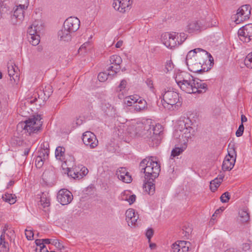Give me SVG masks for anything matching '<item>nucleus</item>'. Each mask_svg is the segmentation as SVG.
Masks as SVG:
<instances>
[{
    "label": "nucleus",
    "instance_id": "nucleus-32",
    "mask_svg": "<svg viewBox=\"0 0 252 252\" xmlns=\"http://www.w3.org/2000/svg\"><path fill=\"white\" fill-rule=\"evenodd\" d=\"M203 64L200 63L193 64V62L192 61H189V64H188V68L189 70L193 72H202L203 69L201 68Z\"/></svg>",
    "mask_w": 252,
    "mask_h": 252
},
{
    "label": "nucleus",
    "instance_id": "nucleus-18",
    "mask_svg": "<svg viewBox=\"0 0 252 252\" xmlns=\"http://www.w3.org/2000/svg\"><path fill=\"white\" fill-rule=\"evenodd\" d=\"M131 3L130 0H114L113 6L115 9L124 13L129 9Z\"/></svg>",
    "mask_w": 252,
    "mask_h": 252
},
{
    "label": "nucleus",
    "instance_id": "nucleus-54",
    "mask_svg": "<svg viewBox=\"0 0 252 252\" xmlns=\"http://www.w3.org/2000/svg\"><path fill=\"white\" fill-rule=\"evenodd\" d=\"M21 3L19 4V6L23 8L26 9L29 6V0H19Z\"/></svg>",
    "mask_w": 252,
    "mask_h": 252
},
{
    "label": "nucleus",
    "instance_id": "nucleus-41",
    "mask_svg": "<svg viewBox=\"0 0 252 252\" xmlns=\"http://www.w3.org/2000/svg\"><path fill=\"white\" fill-rule=\"evenodd\" d=\"M40 204L44 207H48L50 205L49 199L46 197L45 194H42L40 197Z\"/></svg>",
    "mask_w": 252,
    "mask_h": 252
},
{
    "label": "nucleus",
    "instance_id": "nucleus-50",
    "mask_svg": "<svg viewBox=\"0 0 252 252\" xmlns=\"http://www.w3.org/2000/svg\"><path fill=\"white\" fill-rule=\"evenodd\" d=\"M52 245L55 246L57 248L62 250L64 248V246L57 240H53Z\"/></svg>",
    "mask_w": 252,
    "mask_h": 252
},
{
    "label": "nucleus",
    "instance_id": "nucleus-40",
    "mask_svg": "<svg viewBox=\"0 0 252 252\" xmlns=\"http://www.w3.org/2000/svg\"><path fill=\"white\" fill-rule=\"evenodd\" d=\"M245 65L250 68H252V52L247 55L244 60Z\"/></svg>",
    "mask_w": 252,
    "mask_h": 252
},
{
    "label": "nucleus",
    "instance_id": "nucleus-23",
    "mask_svg": "<svg viewBox=\"0 0 252 252\" xmlns=\"http://www.w3.org/2000/svg\"><path fill=\"white\" fill-rule=\"evenodd\" d=\"M41 149L38 151V156L43 159H47L49 154V144L48 142H44L41 145Z\"/></svg>",
    "mask_w": 252,
    "mask_h": 252
},
{
    "label": "nucleus",
    "instance_id": "nucleus-13",
    "mask_svg": "<svg viewBox=\"0 0 252 252\" xmlns=\"http://www.w3.org/2000/svg\"><path fill=\"white\" fill-rule=\"evenodd\" d=\"M241 40L249 42L252 39V24H247L241 28L238 32Z\"/></svg>",
    "mask_w": 252,
    "mask_h": 252
},
{
    "label": "nucleus",
    "instance_id": "nucleus-34",
    "mask_svg": "<svg viewBox=\"0 0 252 252\" xmlns=\"http://www.w3.org/2000/svg\"><path fill=\"white\" fill-rule=\"evenodd\" d=\"M37 100L36 97L28 98L24 100H22L20 103V107L22 109L25 110L27 107L30 106Z\"/></svg>",
    "mask_w": 252,
    "mask_h": 252
},
{
    "label": "nucleus",
    "instance_id": "nucleus-1",
    "mask_svg": "<svg viewBox=\"0 0 252 252\" xmlns=\"http://www.w3.org/2000/svg\"><path fill=\"white\" fill-rule=\"evenodd\" d=\"M154 157H148L143 159L140 163L141 172L145 174V179H155L160 171L159 164Z\"/></svg>",
    "mask_w": 252,
    "mask_h": 252
},
{
    "label": "nucleus",
    "instance_id": "nucleus-15",
    "mask_svg": "<svg viewBox=\"0 0 252 252\" xmlns=\"http://www.w3.org/2000/svg\"><path fill=\"white\" fill-rule=\"evenodd\" d=\"M82 140L85 145L91 149L96 147L98 143L96 136L91 131H86L83 134Z\"/></svg>",
    "mask_w": 252,
    "mask_h": 252
},
{
    "label": "nucleus",
    "instance_id": "nucleus-27",
    "mask_svg": "<svg viewBox=\"0 0 252 252\" xmlns=\"http://www.w3.org/2000/svg\"><path fill=\"white\" fill-rule=\"evenodd\" d=\"M8 73L10 77V80H13L14 83L17 84L19 81V73L17 71L13 70V64H8Z\"/></svg>",
    "mask_w": 252,
    "mask_h": 252
},
{
    "label": "nucleus",
    "instance_id": "nucleus-7",
    "mask_svg": "<svg viewBox=\"0 0 252 252\" xmlns=\"http://www.w3.org/2000/svg\"><path fill=\"white\" fill-rule=\"evenodd\" d=\"M162 96L165 103L163 104L164 107L169 109L173 107L179 100V94L170 88L164 89L162 91Z\"/></svg>",
    "mask_w": 252,
    "mask_h": 252
},
{
    "label": "nucleus",
    "instance_id": "nucleus-29",
    "mask_svg": "<svg viewBox=\"0 0 252 252\" xmlns=\"http://www.w3.org/2000/svg\"><path fill=\"white\" fill-rule=\"evenodd\" d=\"M190 74L185 72H181L180 73H177L175 76V81L177 83V85L179 87L180 86V84L184 83V82L187 79L188 77H189Z\"/></svg>",
    "mask_w": 252,
    "mask_h": 252
},
{
    "label": "nucleus",
    "instance_id": "nucleus-38",
    "mask_svg": "<svg viewBox=\"0 0 252 252\" xmlns=\"http://www.w3.org/2000/svg\"><path fill=\"white\" fill-rule=\"evenodd\" d=\"M65 149L63 147L59 146L55 151V157L57 159L62 161L64 159Z\"/></svg>",
    "mask_w": 252,
    "mask_h": 252
},
{
    "label": "nucleus",
    "instance_id": "nucleus-63",
    "mask_svg": "<svg viewBox=\"0 0 252 252\" xmlns=\"http://www.w3.org/2000/svg\"><path fill=\"white\" fill-rule=\"evenodd\" d=\"M35 251L36 252H49L47 248L46 247H43V246H42V248L40 249H38V248H36Z\"/></svg>",
    "mask_w": 252,
    "mask_h": 252
},
{
    "label": "nucleus",
    "instance_id": "nucleus-14",
    "mask_svg": "<svg viewBox=\"0 0 252 252\" xmlns=\"http://www.w3.org/2000/svg\"><path fill=\"white\" fill-rule=\"evenodd\" d=\"M57 199L62 205L69 204L73 199L72 193L66 189H60L57 194Z\"/></svg>",
    "mask_w": 252,
    "mask_h": 252
},
{
    "label": "nucleus",
    "instance_id": "nucleus-39",
    "mask_svg": "<svg viewBox=\"0 0 252 252\" xmlns=\"http://www.w3.org/2000/svg\"><path fill=\"white\" fill-rule=\"evenodd\" d=\"M116 74L112 71H108V73L105 72H100L97 76L98 79L100 82H104L107 80L109 76H114Z\"/></svg>",
    "mask_w": 252,
    "mask_h": 252
},
{
    "label": "nucleus",
    "instance_id": "nucleus-2",
    "mask_svg": "<svg viewBox=\"0 0 252 252\" xmlns=\"http://www.w3.org/2000/svg\"><path fill=\"white\" fill-rule=\"evenodd\" d=\"M179 87L182 91L188 94H202L208 90V85L206 83L191 75L184 83L180 84Z\"/></svg>",
    "mask_w": 252,
    "mask_h": 252
},
{
    "label": "nucleus",
    "instance_id": "nucleus-30",
    "mask_svg": "<svg viewBox=\"0 0 252 252\" xmlns=\"http://www.w3.org/2000/svg\"><path fill=\"white\" fill-rule=\"evenodd\" d=\"M223 176L219 175L218 177L210 182V188L212 191L215 192L222 181Z\"/></svg>",
    "mask_w": 252,
    "mask_h": 252
},
{
    "label": "nucleus",
    "instance_id": "nucleus-47",
    "mask_svg": "<svg viewBox=\"0 0 252 252\" xmlns=\"http://www.w3.org/2000/svg\"><path fill=\"white\" fill-rule=\"evenodd\" d=\"M230 193L228 192H225L220 196V200L222 203H227L230 199Z\"/></svg>",
    "mask_w": 252,
    "mask_h": 252
},
{
    "label": "nucleus",
    "instance_id": "nucleus-55",
    "mask_svg": "<svg viewBox=\"0 0 252 252\" xmlns=\"http://www.w3.org/2000/svg\"><path fill=\"white\" fill-rule=\"evenodd\" d=\"M15 141L16 143V144L19 146H24L25 145H26V142L20 138H16L15 139Z\"/></svg>",
    "mask_w": 252,
    "mask_h": 252
},
{
    "label": "nucleus",
    "instance_id": "nucleus-26",
    "mask_svg": "<svg viewBox=\"0 0 252 252\" xmlns=\"http://www.w3.org/2000/svg\"><path fill=\"white\" fill-rule=\"evenodd\" d=\"M28 33L29 42L33 46L37 45L40 42L39 34L34 33L32 30H28Z\"/></svg>",
    "mask_w": 252,
    "mask_h": 252
},
{
    "label": "nucleus",
    "instance_id": "nucleus-57",
    "mask_svg": "<svg viewBox=\"0 0 252 252\" xmlns=\"http://www.w3.org/2000/svg\"><path fill=\"white\" fill-rule=\"evenodd\" d=\"M153 233H154L153 230L151 228L148 229L147 230L146 233V235L149 240V242L150 241V240L153 235Z\"/></svg>",
    "mask_w": 252,
    "mask_h": 252
},
{
    "label": "nucleus",
    "instance_id": "nucleus-3",
    "mask_svg": "<svg viewBox=\"0 0 252 252\" xmlns=\"http://www.w3.org/2000/svg\"><path fill=\"white\" fill-rule=\"evenodd\" d=\"M42 124L40 116L37 115L25 121L19 122L17 126V131L18 132L31 135L32 133L37 132L40 129Z\"/></svg>",
    "mask_w": 252,
    "mask_h": 252
},
{
    "label": "nucleus",
    "instance_id": "nucleus-10",
    "mask_svg": "<svg viewBox=\"0 0 252 252\" xmlns=\"http://www.w3.org/2000/svg\"><path fill=\"white\" fill-rule=\"evenodd\" d=\"M251 8L250 5H244L237 10L236 14L233 15L232 19L238 24L248 19L251 14Z\"/></svg>",
    "mask_w": 252,
    "mask_h": 252
},
{
    "label": "nucleus",
    "instance_id": "nucleus-17",
    "mask_svg": "<svg viewBox=\"0 0 252 252\" xmlns=\"http://www.w3.org/2000/svg\"><path fill=\"white\" fill-rule=\"evenodd\" d=\"M110 62L111 64L113 65L110 66L108 69V71H112L114 72V74H117L120 69V64L122 63V59L121 57L117 55H114L110 57Z\"/></svg>",
    "mask_w": 252,
    "mask_h": 252
},
{
    "label": "nucleus",
    "instance_id": "nucleus-37",
    "mask_svg": "<svg viewBox=\"0 0 252 252\" xmlns=\"http://www.w3.org/2000/svg\"><path fill=\"white\" fill-rule=\"evenodd\" d=\"M139 98V96L137 95H132L126 97L125 99V103L128 106L135 105V102H137L138 99Z\"/></svg>",
    "mask_w": 252,
    "mask_h": 252
},
{
    "label": "nucleus",
    "instance_id": "nucleus-31",
    "mask_svg": "<svg viewBox=\"0 0 252 252\" xmlns=\"http://www.w3.org/2000/svg\"><path fill=\"white\" fill-rule=\"evenodd\" d=\"M146 106V101L144 99L141 98L140 96L139 98L138 99V100L135 102V104L134 105V110L136 112H140V111L144 109Z\"/></svg>",
    "mask_w": 252,
    "mask_h": 252
},
{
    "label": "nucleus",
    "instance_id": "nucleus-49",
    "mask_svg": "<svg viewBox=\"0 0 252 252\" xmlns=\"http://www.w3.org/2000/svg\"><path fill=\"white\" fill-rule=\"evenodd\" d=\"M244 130V126L243 124H241L239 126L238 129L237 130L236 132V135L237 137H240L242 136L243 134Z\"/></svg>",
    "mask_w": 252,
    "mask_h": 252
},
{
    "label": "nucleus",
    "instance_id": "nucleus-53",
    "mask_svg": "<svg viewBox=\"0 0 252 252\" xmlns=\"http://www.w3.org/2000/svg\"><path fill=\"white\" fill-rule=\"evenodd\" d=\"M126 84H127V82H126V80H125L124 79L122 80L121 81L120 84H119V85L118 87V89H119V91H121L122 90H124L125 89V88L126 86Z\"/></svg>",
    "mask_w": 252,
    "mask_h": 252
},
{
    "label": "nucleus",
    "instance_id": "nucleus-33",
    "mask_svg": "<svg viewBox=\"0 0 252 252\" xmlns=\"http://www.w3.org/2000/svg\"><path fill=\"white\" fill-rule=\"evenodd\" d=\"M4 235L1 234L0 237V252H8L9 247L8 242L5 240Z\"/></svg>",
    "mask_w": 252,
    "mask_h": 252
},
{
    "label": "nucleus",
    "instance_id": "nucleus-62",
    "mask_svg": "<svg viewBox=\"0 0 252 252\" xmlns=\"http://www.w3.org/2000/svg\"><path fill=\"white\" fill-rule=\"evenodd\" d=\"M31 146L32 145L31 144H28L27 146H26V148L24 152V155L25 156H27V155H28Z\"/></svg>",
    "mask_w": 252,
    "mask_h": 252
},
{
    "label": "nucleus",
    "instance_id": "nucleus-22",
    "mask_svg": "<svg viewBox=\"0 0 252 252\" xmlns=\"http://www.w3.org/2000/svg\"><path fill=\"white\" fill-rule=\"evenodd\" d=\"M72 32L66 28H64V26L58 32V38L63 41H69L71 39V33Z\"/></svg>",
    "mask_w": 252,
    "mask_h": 252
},
{
    "label": "nucleus",
    "instance_id": "nucleus-21",
    "mask_svg": "<svg viewBox=\"0 0 252 252\" xmlns=\"http://www.w3.org/2000/svg\"><path fill=\"white\" fill-rule=\"evenodd\" d=\"M126 219L129 226H133L136 224L139 218L137 213H135L133 209H129L126 212Z\"/></svg>",
    "mask_w": 252,
    "mask_h": 252
},
{
    "label": "nucleus",
    "instance_id": "nucleus-43",
    "mask_svg": "<svg viewBox=\"0 0 252 252\" xmlns=\"http://www.w3.org/2000/svg\"><path fill=\"white\" fill-rule=\"evenodd\" d=\"M193 52H188L187 57H186V64L188 66L189 64V61H192L193 62V64H196V63H198V62L195 60V58H193Z\"/></svg>",
    "mask_w": 252,
    "mask_h": 252
},
{
    "label": "nucleus",
    "instance_id": "nucleus-64",
    "mask_svg": "<svg viewBox=\"0 0 252 252\" xmlns=\"http://www.w3.org/2000/svg\"><path fill=\"white\" fill-rule=\"evenodd\" d=\"M146 83L150 89L153 88V83L152 80L150 79H147L146 81Z\"/></svg>",
    "mask_w": 252,
    "mask_h": 252
},
{
    "label": "nucleus",
    "instance_id": "nucleus-59",
    "mask_svg": "<svg viewBox=\"0 0 252 252\" xmlns=\"http://www.w3.org/2000/svg\"><path fill=\"white\" fill-rule=\"evenodd\" d=\"M191 232V229L190 228L185 227V229H183V233H185V236L187 237L189 236Z\"/></svg>",
    "mask_w": 252,
    "mask_h": 252
},
{
    "label": "nucleus",
    "instance_id": "nucleus-9",
    "mask_svg": "<svg viewBox=\"0 0 252 252\" xmlns=\"http://www.w3.org/2000/svg\"><path fill=\"white\" fill-rule=\"evenodd\" d=\"M237 154L234 145L229 144L228 149V155L226 156L223 161L222 169L224 171L231 170L235 163Z\"/></svg>",
    "mask_w": 252,
    "mask_h": 252
},
{
    "label": "nucleus",
    "instance_id": "nucleus-48",
    "mask_svg": "<svg viewBox=\"0 0 252 252\" xmlns=\"http://www.w3.org/2000/svg\"><path fill=\"white\" fill-rule=\"evenodd\" d=\"M45 159H43L42 158H40L39 156H37L35 159V165L37 168H41L44 162L45 161Z\"/></svg>",
    "mask_w": 252,
    "mask_h": 252
},
{
    "label": "nucleus",
    "instance_id": "nucleus-61",
    "mask_svg": "<svg viewBox=\"0 0 252 252\" xmlns=\"http://www.w3.org/2000/svg\"><path fill=\"white\" fill-rule=\"evenodd\" d=\"M90 45V42L87 41L84 43L83 45H81V46L79 48L78 50V52H79L80 51L82 50L83 49H85L87 46Z\"/></svg>",
    "mask_w": 252,
    "mask_h": 252
},
{
    "label": "nucleus",
    "instance_id": "nucleus-8",
    "mask_svg": "<svg viewBox=\"0 0 252 252\" xmlns=\"http://www.w3.org/2000/svg\"><path fill=\"white\" fill-rule=\"evenodd\" d=\"M211 19L210 16H209L206 18L205 21L203 20L191 21L187 26L186 31L189 33H192L205 29L209 27H212L214 25L212 23H210Z\"/></svg>",
    "mask_w": 252,
    "mask_h": 252
},
{
    "label": "nucleus",
    "instance_id": "nucleus-35",
    "mask_svg": "<svg viewBox=\"0 0 252 252\" xmlns=\"http://www.w3.org/2000/svg\"><path fill=\"white\" fill-rule=\"evenodd\" d=\"M2 199L10 204H13L16 201V196L15 194L12 193H5L2 196Z\"/></svg>",
    "mask_w": 252,
    "mask_h": 252
},
{
    "label": "nucleus",
    "instance_id": "nucleus-28",
    "mask_svg": "<svg viewBox=\"0 0 252 252\" xmlns=\"http://www.w3.org/2000/svg\"><path fill=\"white\" fill-rule=\"evenodd\" d=\"M25 9L19 6V5L17 6L16 8L14 11L12 18H14L17 21H19L20 22L23 21L24 18Z\"/></svg>",
    "mask_w": 252,
    "mask_h": 252
},
{
    "label": "nucleus",
    "instance_id": "nucleus-25",
    "mask_svg": "<svg viewBox=\"0 0 252 252\" xmlns=\"http://www.w3.org/2000/svg\"><path fill=\"white\" fill-rule=\"evenodd\" d=\"M155 179H145V182L143 185L145 190L150 195H153L155 191V185L154 183Z\"/></svg>",
    "mask_w": 252,
    "mask_h": 252
},
{
    "label": "nucleus",
    "instance_id": "nucleus-45",
    "mask_svg": "<svg viewBox=\"0 0 252 252\" xmlns=\"http://www.w3.org/2000/svg\"><path fill=\"white\" fill-rule=\"evenodd\" d=\"M125 194L124 193L123 196L122 197V200H126L130 205L133 203L136 200V196L134 194L130 195L128 197L126 196L125 197Z\"/></svg>",
    "mask_w": 252,
    "mask_h": 252
},
{
    "label": "nucleus",
    "instance_id": "nucleus-46",
    "mask_svg": "<svg viewBox=\"0 0 252 252\" xmlns=\"http://www.w3.org/2000/svg\"><path fill=\"white\" fill-rule=\"evenodd\" d=\"M184 149L183 148L176 147L172 150L171 156L175 157L180 155L183 152Z\"/></svg>",
    "mask_w": 252,
    "mask_h": 252
},
{
    "label": "nucleus",
    "instance_id": "nucleus-60",
    "mask_svg": "<svg viewBox=\"0 0 252 252\" xmlns=\"http://www.w3.org/2000/svg\"><path fill=\"white\" fill-rule=\"evenodd\" d=\"M107 105L108 106H106V109L105 108L104 106H102V109L106 112L107 114H108L110 110L112 111L113 109V107H112L110 104L108 103Z\"/></svg>",
    "mask_w": 252,
    "mask_h": 252
},
{
    "label": "nucleus",
    "instance_id": "nucleus-44",
    "mask_svg": "<svg viewBox=\"0 0 252 252\" xmlns=\"http://www.w3.org/2000/svg\"><path fill=\"white\" fill-rule=\"evenodd\" d=\"M67 174L68 176H72L74 178H79V171L77 170L75 171L74 169H72L70 168H67Z\"/></svg>",
    "mask_w": 252,
    "mask_h": 252
},
{
    "label": "nucleus",
    "instance_id": "nucleus-16",
    "mask_svg": "<svg viewBox=\"0 0 252 252\" xmlns=\"http://www.w3.org/2000/svg\"><path fill=\"white\" fill-rule=\"evenodd\" d=\"M80 24V20L77 17H70L64 22L63 26L73 33L78 30Z\"/></svg>",
    "mask_w": 252,
    "mask_h": 252
},
{
    "label": "nucleus",
    "instance_id": "nucleus-20",
    "mask_svg": "<svg viewBox=\"0 0 252 252\" xmlns=\"http://www.w3.org/2000/svg\"><path fill=\"white\" fill-rule=\"evenodd\" d=\"M190 243L189 242L180 241L172 245L173 252H188L189 250Z\"/></svg>",
    "mask_w": 252,
    "mask_h": 252
},
{
    "label": "nucleus",
    "instance_id": "nucleus-11",
    "mask_svg": "<svg viewBox=\"0 0 252 252\" xmlns=\"http://www.w3.org/2000/svg\"><path fill=\"white\" fill-rule=\"evenodd\" d=\"M189 52H193V58L195 59L197 62L202 64L206 63V62L208 61V58H209V62H211V59L213 61L211 55L208 52L201 48H196Z\"/></svg>",
    "mask_w": 252,
    "mask_h": 252
},
{
    "label": "nucleus",
    "instance_id": "nucleus-19",
    "mask_svg": "<svg viewBox=\"0 0 252 252\" xmlns=\"http://www.w3.org/2000/svg\"><path fill=\"white\" fill-rule=\"evenodd\" d=\"M116 175L118 179L126 183H130L132 178L125 167H120L116 171Z\"/></svg>",
    "mask_w": 252,
    "mask_h": 252
},
{
    "label": "nucleus",
    "instance_id": "nucleus-24",
    "mask_svg": "<svg viewBox=\"0 0 252 252\" xmlns=\"http://www.w3.org/2000/svg\"><path fill=\"white\" fill-rule=\"evenodd\" d=\"M44 25L40 20L34 21L32 25L28 28V30H32L34 33L40 34L43 30Z\"/></svg>",
    "mask_w": 252,
    "mask_h": 252
},
{
    "label": "nucleus",
    "instance_id": "nucleus-58",
    "mask_svg": "<svg viewBox=\"0 0 252 252\" xmlns=\"http://www.w3.org/2000/svg\"><path fill=\"white\" fill-rule=\"evenodd\" d=\"M35 243L37 247V248H38V249L42 248V246H43V247H45L44 244L42 242V239H36L35 241Z\"/></svg>",
    "mask_w": 252,
    "mask_h": 252
},
{
    "label": "nucleus",
    "instance_id": "nucleus-36",
    "mask_svg": "<svg viewBox=\"0 0 252 252\" xmlns=\"http://www.w3.org/2000/svg\"><path fill=\"white\" fill-rule=\"evenodd\" d=\"M239 216L240 218V221L242 222H248L250 220V215L247 209H244L239 211Z\"/></svg>",
    "mask_w": 252,
    "mask_h": 252
},
{
    "label": "nucleus",
    "instance_id": "nucleus-12",
    "mask_svg": "<svg viewBox=\"0 0 252 252\" xmlns=\"http://www.w3.org/2000/svg\"><path fill=\"white\" fill-rule=\"evenodd\" d=\"M176 32H165L161 35L162 43L168 48L172 49L178 45Z\"/></svg>",
    "mask_w": 252,
    "mask_h": 252
},
{
    "label": "nucleus",
    "instance_id": "nucleus-6",
    "mask_svg": "<svg viewBox=\"0 0 252 252\" xmlns=\"http://www.w3.org/2000/svg\"><path fill=\"white\" fill-rule=\"evenodd\" d=\"M192 123L189 118H184L183 120L180 121L179 123V128L182 133V137L184 143H187L189 139H190L194 134V130L192 127Z\"/></svg>",
    "mask_w": 252,
    "mask_h": 252
},
{
    "label": "nucleus",
    "instance_id": "nucleus-56",
    "mask_svg": "<svg viewBox=\"0 0 252 252\" xmlns=\"http://www.w3.org/2000/svg\"><path fill=\"white\" fill-rule=\"evenodd\" d=\"M88 173V170L87 168L85 167H82L80 171L79 172V176H83L87 175Z\"/></svg>",
    "mask_w": 252,
    "mask_h": 252
},
{
    "label": "nucleus",
    "instance_id": "nucleus-5",
    "mask_svg": "<svg viewBox=\"0 0 252 252\" xmlns=\"http://www.w3.org/2000/svg\"><path fill=\"white\" fill-rule=\"evenodd\" d=\"M148 131L151 132V134L147 138L149 145L152 147L158 146L160 143L163 134L161 125L159 124L155 125L152 122Z\"/></svg>",
    "mask_w": 252,
    "mask_h": 252
},
{
    "label": "nucleus",
    "instance_id": "nucleus-4",
    "mask_svg": "<svg viewBox=\"0 0 252 252\" xmlns=\"http://www.w3.org/2000/svg\"><path fill=\"white\" fill-rule=\"evenodd\" d=\"M152 123L151 120H147L144 123L130 126L128 127V131L132 135L142 137L147 140V137L151 134V132L148 130L151 128Z\"/></svg>",
    "mask_w": 252,
    "mask_h": 252
},
{
    "label": "nucleus",
    "instance_id": "nucleus-52",
    "mask_svg": "<svg viewBox=\"0 0 252 252\" xmlns=\"http://www.w3.org/2000/svg\"><path fill=\"white\" fill-rule=\"evenodd\" d=\"M173 68V63L171 61H168L166 62L165 67V71L166 72L171 70Z\"/></svg>",
    "mask_w": 252,
    "mask_h": 252
},
{
    "label": "nucleus",
    "instance_id": "nucleus-51",
    "mask_svg": "<svg viewBox=\"0 0 252 252\" xmlns=\"http://www.w3.org/2000/svg\"><path fill=\"white\" fill-rule=\"evenodd\" d=\"M25 235L28 240H31L32 239L34 234L32 230L26 229L25 230Z\"/></svg>",
    "mask_w": 252,
    "mask_h": 252
},
{
    "label": "nucleus",
    "instance_id": "nucleus-42",
    "mask_svg": "<svg viewBox=\"0 0 252 252\" xmlns=\"http://www.w3.org/2000/svg\"><path fill=\"white\" fill-rule=\"evenodd\" d=\"M176 35H177L176 37H177V42H178V45L181 44L183 42H184L185 41V40L187 38V34L184 32L180 33L179 34V36H178V35H179L178 33H177L176 34Z\"/></svg>",
    "mask_w": 252,
    "mask_h": 252
}]
</instances>
